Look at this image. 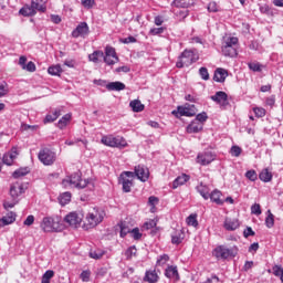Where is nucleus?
Wrapping results in <instances>:
<instances>
[{
  "label": "nucleus",
  "instance_id": "1",
  "mask_svg": "<svg viewBox=\"0 0 283 283\" xmlns=\"http://www.w3.org/2000/svg\"><path fill=\"white\" fill-rule=\"evenodd\" d=\"M62 185L65 189H87L88 191H94V180L81 179V172H75L66 177L62 180Z\"/></svg>",
  "mask_w": 283,
  "mask_h": 283
},
{
  "label": "nucleus",
  "instance_id": "2",
  "mask_svg": "<svg viewBox=\"0 0 283 283\" xmlns=\"http://www.w3.org/2000/svg\"><path fill=\"white\" fill-rule=\"evenodd\" d=\"M103 220H105V211L99 208H92L84 218L83 229H85V231L95 229V227H98Z\"/></svg>",
  "mask_w": 283,
  "mask_h": 283
},
{
  "label": "nucleus",
  "instance_id": "3",
  "mask_svg": "<svg viewBox=\"0 0 283 283\" xmlns=\"http://www.w3.org/2000/svg\"><path fill=\"white\" fill-rule=\"evenodd\" d=\"M40 229L44 233H59L65 229L59 216L44 217L40 222Z\"/></svg>",
  "mask_w": 283,
  "mask_h": 283
},
{
  "label": "nucleus",
  "instance_id": "4",
  "mask_svg": "<svg viewBox=\"0 0 283 283\" xmlns=\"http://www.w3.org/2000/svg\"><path fill=\"white\" fill-rule=\"evenodd\" d=\"M212 255L218 261L231 260V258L238 255V247L228 248L227 245H217L212 250Z\"/></svg>",
  "mask_w": 283,
  "mask_h": 283
},
{
  "label": "nucleus",
  "instance_id": "5",
  "mask_svg": "<svg viewBox=\"0 0 283 283\" xmlns=\"http://www.w3.org/2000/svg\"><path fill=\"white\" fill-rule=\"evenodd\" d=\"M136 178V174L134 171H123L119 175L118 182L122 185V189L124 193H129L132 188L134 187V180Z\"/></svg>",
  "mask_w": 283,
  "mask_h": 283
},
{
  "label": "nucleus",
  "instance_id": "6",
  "mask_svg": "<svg viewBox=\"0 0 283 283\" xmlns=\"http://www.w3.org/2000/svg\"><path fill=\"white\" fill-rule=\"evenodd\" d=\"M235 45H238V38L230 36L226 39L221 50L223 56H230V59L238 56V49H235Z\"/></svg>",
  "mask_w": 283,
  "mask_h": 283
},
{
  "label": "nucleus",
  "instance_id": "7",
  "mask_svg": "<svg viewBox=\"0 0 283 283\" xmlns=\"http://www.w3.org/2000/svg\"><path fill=\"white\" fill-rule=\"evenodd\" d=\"M198 59L196 57V53L191 50H185L178 57L176 66L181 67H189L192 63H196Z\"/></svg>",
  "mask_w": 283,
  "mask_h": 283
},
{
  "label": "nucleus",
  "instance_id": "8",
  "mask_svg": "<svg viewBox=\"0 0 283 283\" xmlns=\"http://www.w3.org/2000/svg\"><path fill=\"white\" fill-rule=\"evenodd\" d=\"M102 144L106 147H127V140L122 136L106 135L102 137Z\"/></svg>",
  "mask_w": 283,
  "mask_h": 283
},
{
  "label": "nucleus",
  "instance_id": "9",
  "mask_svg": "<svg viewBox=\"0 0 283 283\" xmlns=\"http://www.w3.org/2000/svg\"><path fill=\"white\" fill-rule=\"evenodd\" d=\"M38 158L40 163H43L46 167L54 165L56 163V153L50 150L49 148H43L39 151Z\"/></svg>",
  "mask_w": 283,
  "mask_h": 283
},
{
  "label": "nucleus",
  "instance_id": "10",
  "mask_svg": "<svg viewBox=\"0 0 283 283\" xmlns=\"http://www.w3.org/2000/svg\"><path fill=\"white\" fill-rule=\"evenodd\" d=\"M197 112L196 105L185 104L184 106H178L171 114L172 116H176V118H180V116H196Z\"/></svg>",
  "mask_w": 283,
  "mask_h": 283
},
{
  "label": "nucleus",
  "instance_id": "11",
  "mask_svg": "<svg viewBox=\"0 0 283 283\" xmlns=\"http://www.w3.org/2000/svg\"><path fill=\"white\" fill-rule=\"evenodd\" d=\"M83 212L73 211L65 216L64 222L74 229H78V227H81V222H83Z\"/></svg>",
  "mask_w": 283,
  "mask_h": 283
},
{
  "label": "nucleus",
  "instance_id": "12",
  "mask_svg": "<svg viewBox=\"0 0 283 283\" xmlns=\"http://www.w3.org/2000/svg\"><path fill=\"white\" fill-rule=\"evenodd\" d=\"M213 160H216V154L210 150H205L197 155L196 163L202 167H207V165H211Z\"/></svg>",
  "mask_w": 283,
  "mask_h": 283
},
{
  "label": "nucleus",
  "instance_id": "13",
  "mask_svg": "<svg viewBox=\"0 0 283 283\" xmlns=\"http://www.w3.org/2000/svg\"><path fill=\"white\" fill-rule=\"evenodd\" d=\"M103 59L106 65H116V63H118V55L116 54V49L112 46H106Z\"/></svg>",
  "mask_w": 283,
  "mask_h": 283
},
{
  "label": "nucleus",
  "instance_id": "14",
  "mask_svg": "<svg viewBox=\"0 0 283 283\" xmlns=\"http://www.w3.org/2000/svg\"><path fill=\"white\" fill-rule=\"evenodd\" d=\"M133 174H135V178L142 182H147V180H149V169L145 166H136Z\"/></svg>",
  "mask_w": 283,
  "mask_h": 283
},
{
  "label": "nucleus",
  "instance_id": "15",
  "mask_svg": "<svg viewBox=\"0 0 283 283\" xmlns=\"http://www.w3.org/2000/svg\"><path fill=\"white\" fill-rule=\"evenodd\" d=\"M90 34V27L86 22H81L73 31L72 36L73 39H78V36L85 38Z\"/></svg>",
  "mask_w": 283,
  "mask_h": 283
},
{
  "label": "nucleus",
  "instance_id": "16",
  "mask_svg": "<svg viewBox=\"0 0 283 283\" xmlns=\"http://www.w3.org/2000/svg\"><path fill=\"white\" fill-rule=\"evenodd\" d=\"M17 156H19V150L17 149V146H13L10 151L3 155L2 161L10 167L13 165L14 160H17Z\"/></svg>",
  "mask_w": 283,
  "mask_h": 283
},
{
  "label": "nucleus",
  "instance_id": "17",
  "mask_svg": "<svg viewBox=\"0 0 283 283\" xmlns=\"http://www.w3.org/2000/svg\"><path fill=\"white\" fill-rule=\"evenodd\" d=\"M25 189H28V186H25L21 182H15L10 188V196L13 199H17L18 196H21V193H25Z\"/></svg>",
  "mask_w": 283,
  "mask_h": 283
},
{
  "label": "nucleus",
  "instance_id": "18",
  "mask_svg": "<svg viewBox=\"0 0 283 283\" xmlns=\"http://www.w3.org/2000/svg\"><path fill=\"white\" fill-rule=\"evenodd\" d=\"M165 275L172 282H180V274L178 273V266L176 265H169L165 270Z\"/></svg>",
  "mask_w": 283,
  "mask_h": 283
},
{
  "label": "nucleus",
  "instance_id": "19",
  "mask_svg": "<svg viewBox=\"0 0 283 283\" xmlns=\"http://www.w3.org/2000/svg\"><path fill=\"white\" fill-rule=\"evenodd\" d=\"M210 98L221 107H224V105H227L228 95L227 93L219 91L214 95H212Z\"/></svg>",
  "mask_w": 283,
  "mask_h": 283
},
{
  "label": "nucleus",
  "instance_id": "20",
  "mask_svg": "<svg viewBox=\"0 0 283 283\" xmlns=\"http://www.w3.org/2000/svg\"><path fill=\"white\" fill-rule=\"evenodd\" d=\"M196 191L203 198V200H209V196L211 195V188L208 185L199 184L196 187Z\"/></svg>",
  "mask_w": 283,
  "mask_h": 283
},
{
  "label": "nucleus",
  "instance_id": "21",
  "mask_svg": "<svg viewBox=\"0 0 283 283\" xmlns=\"http://www.w3.org/2000/svg\"><path fill=\"white\" fill-rule=\"evenodd\" d=\"M223 227L227 231H235L240 227V221L235 218H226Z\"/></svg>",
  "mask_w": 283,
  "mask_h": 283
},
{
  "label": "nucleus",
  "instance_id": "22",
  "mask_svg": "<svg viewBox=\"0 0 283 283\" xmlns=\"http://www.w3.org/2000/svg\"><path fill=\"white\" fill-rule=\"evenodd\" d=\"M227 76H229V72L224 69H217L214 71L213 81L216 83H224L227 81Z\"/></svg>",
  "mask_w": 283,
  "mask_h": 283
},
{
  "label": "nucleus",
  "instance_id": "23",
  "mask_svg": "<svg viewBox=\"0 0 283 283\" xmlns=\"http://www.w3.org/2000/svg\"><path fill=\"white\" fill-rule=\"evenodd\" d=\"M209 199L211 200V202H214V205H224V200L222 199V191L218 189H214L213 191L210 192Z\"/></svg>",
  "mask_w": 283,
  "mask_h": 283
},
{
  "label": "nucleus",
  "instance_id": "24",
  "mask_svg": "<svg viewBox=\"0 0 283 283\" xmlns=\"http://www.w3.org/2000/svg\"><path fill=\"white\" fill-rule=\"evenodd\" d=\"M159 280H160V276H158V272H156V270L146 271L144 276V282L156 283Z\"/></svg>",
  "mask_w": 283,
  "mask_h": 283
},
{
  "label": "nucleus",
  "instance_id": "25",
  "mask_svg": "<svg viewBox=\"0 0 283 283\" xmlns=\"http://www.w3.org/2000/svg\"><path fill=\"white\" fill-rule=\"evenodd\" d=\"M202 127L203 124L195 119L187 126V133L198 134V132H202Z\"/></svg>",
  "mask_w": 283,
  "mask_h": 283
},
{
  "label": "nucleus",
  "instance_id": "26",
  "mask_svg": "<svg viewBox=\"0 0 283 283\" xmlns=\"http://www.w3.org/2000/svg\"><path fill=\"white\" fill-rule=\"evenodd\" d=\"M106 90H108V92H123L125 84L122 82H111L106 84Z\"/></svg>",
  "mask_w": 283,
  "mask_h": 283
},
{
  "label": "nucleus",
  "instance_id": "27",
  "mask_svg": "<svg viewBox=\"0 0 283 283\" xmlns=\"http://www.w3.org/2000/svg\"><path fill=\"white\" fill-rule=\"evenodd\" d=\"M31 8L34 10L36 13V10L39 12H45L46 7H45V0H33L31 1Z\"/></svg>",
  "mask_w": 283,
  "mask_h": 283
},
{
  "label": "nucleus",
  "instance_id": "28",
  "mask_svg": "<svg viewBox=\"0 0 283 283\" xmlns=\"http://www.w3.org/2000/svg\"><path fill=\"white\" fill-rule=\"evenodd\" d=\"M14 220H17V214L10 212L8 216L0 219V227H8V224H12Z\"/></svg>",
  "mask_w": 283,
  "mask_h": 283
},
{
  "label": "nucleus",
  "instance_id": "29",
  "mask_svg": "<svg viewBox=\"0 0 283 283\" xmlns=\"http://www.w3.org/2000/svg\"><path fill=\"white\" fill-rule=\"evenodd\" d=\"M189 182V176L187 174H182L181 176L177 177L172 182V188L178 189L180 186Z\"/></svg>",
  "mask_w": 283,
  "mask_h": 283
},
{
  "label": "nucleus",
  "instance_id": "30",
  "mask_svg": "<svg viewBox=\"0 0 283 283\" xmlns=\"http://www.w3.org/2000/svg\"><path fill=\"white\" fill-rule=\"evenodd\" d=\"M182 240H185V233L182 232V230H176L171 234V242H172V244H181Z\"/></svg>",
  "mask_w": 283,
  "mask_h": 283
},
{
  "label": "nucleus",
  "instance_id": "31",
  "mask_svg": "<svg viewBox=\"0 0 283 283\" xmlns=\"http://www.w3.org/2000/svg\"><path fill=\"white\" fill-rule=\"evenodd\" d=\"M61 108H55L52 114H48L43 120L44 124L54 123L59 116H61Z\"/></svg>",
  "mask_w": 283,
  "mask_h": 283
},
{
  "label": "nucleus",
  "instance_id": "32",
  "mask_svg": "<svg viewBox=\"0 0 283 283\" xmlns=\"http://www.w3.org/2000/svg\"><path fill=\"white\" fill-rule=\"evenodd\" d=\"M259 178L262 182H271L273 180V172L265 168L259 174Z\"/></svg>",
  "mask_w": 283,
  "mask_h": 283
},
{
  "label": "nucleus",
  "instance_id": "33",
  "mask_svg": "<svg viewBox=\"0 0 283 283\" xmlns=\"http://www.w3.org/2000/svg\"><path fill=\"white\" fill-rule=\"evenodd\" d=\"M57 200L61 207H65V205H70V202L72 201V193L63 192L59 196Z\"/></svg>",
  "mask_w": 283,
  "mask_h": 283
},
{
  "label": "nucleus",
  "instance_id": "34",
  "mask_svg": "<svg viewBox=\"0 0 283 283\" xmlns=\"http://www.w3.org/2000/svg\"><path fill=\"white\" fill-rule=\"evenodd\" d=\"M129 107L133 109V112L139 113L145 109V105L140 102V99H134L130 101Z\"/></svg>",
  "mask_w": 283,
  "mask_h": 283
},
{
  "label": "nucleus",
  "instance_id": "35",
  "mask_svg": "<svg viewBox=\"0 0 283 283\" xmlns=\"http://www.w3.org/2000/svg\"><path fill=\"white\" fill-rule=\"evenodd\" d=\"M48 72L51 76H61V74H63V69L60 66V64H55L50 66Z\"/></svg>",
  "mask_w": 283,
  "mask_h": 283
},
{
  "label": "nucleus",
  "instance_id": "36",
  "mask_svg": "<svg viewBox=\"0 0 283 283\" xmlns=\"http://www.w3.org/2000/svg\"><path fill=\"white\" fill-rule=\"evenodd\" d=\"M70 120H72V114H66L64 115L59 122H57V127L60 129H65L67 127Z\"/></svg>",
  "mask_w": 283,
  "mask_h": 283
},
{
  "label": "nucleus",
  "instance_id": "37",
  "mask_svg": "<svg viewBox=\"0 0 283 283\" xmlns=\"http://www.w3.org/2000/svg\"><path fill=\"white\" fill-rule=\"evenodd\" d=\"M19 13L22 14V17H34V14H36L32 6L22 7Z\"/></svg>",
  "mask_w": 283,
  "mask_h": 283
},
{
  "label": "nucleus",
  "instance_id": "38",
  "mask_svg": "<svg viewBox=\"0 0 283 283\" xmlns=\"http://www.w3.org/2000/svg\"><path fill=\"white\" fill-rule=\"evenodd\" d=\"M105 56V53L103 51H94L92 54L88 55V60L92 63H97L99 59H103Z\"/></svg>",
  "mask_w": 283,
  "mask_h": 283
},
{
  "label": "nucleus",
  "instance_id": "39",
  "mask_svg": "<svg viewBox=\"0 0 283 283\" xmlns=\"http://www.w3.org/2000/svg\"><path fill=\"white\" fill-rule=\"evenodd\" d=\"M119 229H120V232H119L120 238H125V235H127V233L132 232V229H129V224H127V222H125V221H122L119 223Z\"/></svg>",
  "mask_w": 283,
  "mask_h": 283
},
{
  "label": "nucleus",
  "instance_id": "40",
  "mask_svg": "<svg viewBox=\"0 0 283 283\" xmlns=\"http://www.w3.org/2000/svg\"><path fill=\"white\" fill-rule=\"evenodd\" d=\"M28 174H30V168L24 167V168H19L17 169L12 176L13 178H23V176H28Z\"/></svg>",
  "mask_w": 283,
  "mask_h": 283
},
{
  "label": "nucleus",
  "instance_id": "41",
  "mask_svg": "<svg viewBox=\"0 0 283 283\" xmlns=\"http://www.w3.org/2000/svg\"><path fill=\"white\" fill-rule=\"evenodd\" d=\"M103 255H105V251L101 249H95L90 251V258H92L93 260H101Z\"/></svg>",
  "mask_w": 283,
  "mask_h": 283
},
{
  "label": "nucleus",
  "instance_id": "42",
  "mask_svg": "<svg viewBox=\"0 0 283 283\" xmlns=\"http://www.w3.org/2000/svg\"><path fill=\"white\" fill-rule=\"evenodd\" d=\"M268 217L265 218V227H268V229H273V227L275 226V219L273 217V213H271V210H268Z\"/></svg>",
  "mask_w": 283,
  "mask_h": 283
},
{
  "label": "nucleus",
  "instance_id": "43",
  "mask_svg": "<svg viewBox=\"0 0 283 283\" xmlns=\"http://www.w3.org/2000/svg\"><path fill=\"white\" fill-rule=\"evenodd\" d=\"M248 67L252 72H262V67H264V66L262 64H260L259 62H250V63H248Z\"/></svg>",
  "mask_w": 283,
  "mask_h": 283
},
{
  "label": "nucleus",
  "instance_id": "44",
  "mask_svg": "<svg viewBox=\"0 0 283 283\" xmlns=\"http://www.w3.org/2000/svg\"><path fill=\"white\" fill-rule=\"evenodd\" d=\"M158 202H159V200L157 197L151 196L148 198V205H149V207H151L150 208L151 213L156 212V205H158Z\"/></svg>",
  "mask_w": 283,
  "mask_h": 283
},
{
  "label": "nucleus",
  "instance_id": "45",
  "mask_svg": "<svg viewBox=\"0 0 283 283\" xmlns=\"http://www.w3.org/2000/svg\"><path fill=\"white\" fill-rule=\"evenodd\" d=\"M252 111L256 118H264L266 116V109L263 107H253Z\"/></svg>",
  "mask_w": 283,
  "mask_h": 283
},
{
  "label": "nucleus",
  "instance_id": "46",
  "mask_svg": "<svg viewBox=\"0 0 283 283\" xmlns=\"http://www.w3.org/2000/svg\"><path fill=\"white\" fill-rule=\"evenodd\" d=\"M54 277V271L48 270L43 275H42V281L41 283H50V280Z\"/></svg>",
  "mask_w": 283,
  "mask_h": 283
},
{
  "label": "nucleus",
  "instance_id": "47",
  "mask_svg": "<svg viewBox=\"0 0 283 283\" xmlns=\"http://www.w3.org/2000/svg\"><path fill=\"white\" fill-rule=\"evenodd\" d=\"M186 222L189 227H198V216L197 214H190L187 218Z\"/></svg>",
  "mask_w": 283,
  "mask_h": 283
},
{
  "label": "nucleus",
  "instance_id": "48",
  "mask_svg": "<svg viewBox=\"0 0 283 283\" xmlns=\"http://www.w3.org/2000/svg\"><path fill=\"white\" fill-rule=\"evenodd\" d=\"M245 178H248V180H251V182H255V180H258V172H255V170H248L245 172Z\"/></svg>",
  "mask_w": 283,
  "mask_h": 283
},
{
  "label": "nucleus",
  "instance_id": "49",
  "mask_svg": "<svg viewBox=\"0 0 283 283\" xmlns=\"http://www.w3.org/2000/svg\"><path fill=\"white\" fill-rule=\"evenodd\" d=\"M169 262V255L163 254L157 259V266H165Z\"/></svg>",
  "mask_w": 283,
  "mask_h": 283
},
{
  "label": "nucleus",
  "instance_id": "50",
  "mask_svg": "<svg viewBox=\"0 0 283 283\" xmlns=\"http://www.w3.org/2000/svg\"><path fill=\"white\" fill-rule=\"evenodd\" d=\"M199 75L202 78V81H209V70H207V67L205 66L200 67Z\"/></svg>",
  "mask_w": 283,
  "mask_h": 283
},
{
  "label": "nucleus",
  "instance_id": "51",
  "mask_svg": "<svg viewBox=\"0 0 283 283\" xmlns=\"http://www.w3.org/2000/svg\"><path fill=\"white\" fill-rule=\"evenodd\" d=\"M136 253H137L136 247L133 245L126 250L125 255H126L127 260H132V258H134V255H136Z\"/></svg>",
  "mask_w": 283,
  "mask_h": 283
},
{
  "label": "nucleus",
  "instance_id": "52",
  "mask_svg": "<svg viewBox=\"0 0 283 283\" xmlns=\"http://www.w3.org/2000/svg\"><path fill=\"white\" fill-rule=\"evenodd\" d=\"M230 154L231 156H234V158H239V156L242 154V148H240V146H232Z\"/></svg>",
  "mask_w": 283,
  "mask_h": 283
},
{
  "label": "nucleus",
  "instance_id": "53",
  "mask_svg": "<svg viewBox=\"0 0 283 283\" xmlns=\"http://www.w3.org/2000/svg\"><path fill=\"white\" fill-rule=\"evenodd\" d=\"M273 271V275H275V277H281L283 275V268L282 265H274L272 268Z\"/></svg>",
  "mask_w": 283,
  "mask_h": 283
},
{
  "label": "nucleus",
  "instance_id": "54",
  "mask_svg": "<svg viewBox=\"0 0 283 283\" xmlns=\"http://www.w3.org/2000/svg\"><path fill=\"white\" fill-rule=\"evenodd\" d=\"M163 32H165V27L153 28L149 30L151 36H157V34H163Z\"/></svg>",
  "mask_w": 283,
  "mask_h": 283
},
{
  "label": "nucleus",
  "instance_id": "55",
  "mask_svg": "<svg viewBox=\"0 0 283 283\" xmlns=\"http://www.w3.org/2000/svg\"><path fill=\"white\" fill-rule=\"evenodd\" d=\"M130 235L134 240H140V238H143V233H140V229L138 228L130 230Z\"/></svg>",
  "mask_w": 283,
  "mask_h": 283
},
{
  "label": "nucleus",
  "instance_id": "56",
  "mask_svg": "<svg viewBox=\"0 0 283 283\" xmlns=\"http://www.w3.org/2000/svg\"><path fill=\"white\" fill-rule=\"evenodd\" d=\"M251 213H253L254 216H261L262 214V208L260 207V203H254L251 207Z\"/></svg>",
  "mask_w": 283,
  "mask_h": 283
},
{
  "label": "nucleus",
  "instance_id": "57",
  "mask_svg": "<svg viewBox=\"0 0 283 283\" xmlns=\"http://www.w3.org/2000/svg\"><path fill=\"white\" fill-rule=\"evenodd\" d=\"M95 4H96V1L94 0H82L83 8H86L87 10L94 8Z\"/></svg>",
  "mask_w": 283,
  "mask_h": 283
},
{
  "label": "nucleus",
  "instance_id": "58",
  "mask_svg": "<svg viewBox=\"0 0 283 283\" xmlns=\"http://www.w3.org/2000/svg\"><path fill=\"white\" fill-rule=\"evenodd\" d=\"M23 70H25L27 72H36V64L30 61L28 62V64H25V66H23Z\"/></svg>",
  "mask_w": 283,
  "mask_h": 283
},
{
  "label": "nucleus",
  "instance_id": "59",
  "mask_svg": "<svg viewBox=\"0 0 283 283\" xmlns=\"http://www.w3.org/2000/svg\"><path fill=\"white\" fill-rule=\"evenodd\" d=\"M177 8H189V0H175Z\"/></svg>",
  "mask_w": 283,
  "mask_h": 283
},
{
  "label": "nucleus",
  "instance_id": "60",
  "mask_svg": "<svg viewBox=\"0 0 283 283\" xmlns=\"http://www.w3.org/2000/svg\"><path fill=\"white\" fill-rule=\"evenodd\" d=\"M209 117L207 116V113H200L196 116V119L195 120H198V123H206V120L208 119Z\"/></svg>",
  "mask_w": 283,
  "mask_h": 283
},
{
  "label": "nucleus",
  "instance_id": "61",
  "mask_svg": "<svg viewBox=\"0 0 283 283\" xmlns=\"http://www.w3.org/2000/svg\"><path fill=\"white\" fill-rule=\"evenodd\" d=\"M8 94V84L0 83V98H3Z\"/></svg>",
  "mask_w": 283,
  "mask_h": 283
},
{
  "label": "nucleus",
  "instance_id": "62",
  "mask_svg": "<svg viewBox=\"0 0 283 283\" xmlns=\"http://www.w3.org/2000/svg\"><path fill=\"white\" fill-rule=\"evenodd\" d=\"M90 275H92V273L90 271H83L80 275L82 282H90Z\"/></svg>",
  "mask_w": 283,
  "mask_h": 283
},
{
  "label": "nucleus",
  "instance_id": "63",
  "mask_svg": "<svg viewBox=\"0 0 283 283\" xmlns=\"http://www.w3.org/2000/svg\"><path fill=\"white\" fill-rule=\"evenodd\" d=\"M17 202H19V201H17V199H13V201H4L3 207H4V209H13V207H15Z\"/></svg>",
  "mask_w": 283,
  "mask_h": 283
},
{
  "label": "nucleus",
  "instance_id": "64",
  "mask_svg": "<svg viewBox=\"0 0 283 283\" xmlns=\"http://www.w3.org/2000/svg\"><path fill=\"white\" fill-rule=\"evenodd\" d=\"M208 11H209V12H218V3H216V2H210V3L208 4Z\"/></svg>",
  "mask_w": 283,
  "mask_h": 283
}]
</instances>
